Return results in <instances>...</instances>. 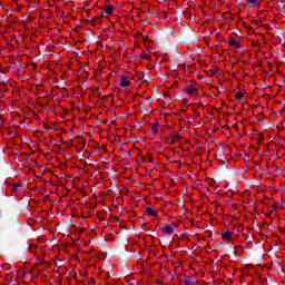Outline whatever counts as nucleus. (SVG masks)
I'll list each match as a JSON object with an SVG mask.
<instances>
[{
    "label": "nucleus",
    "mask_w": 285,
    "mask_h": 285,
    "mask_svg": "<svg viewBox=\"0 0 285 285\" xmlns=\"http://www.w3.org/2000/svg\"><path fill=\"white\" fill-rule=\"evenodd\" d=\"M115 12V7L108 2V0L105 3V7L102 8V17H110Z\"/></svg>",
    "instance_id": "2"
},
{
    "label": "nucleus",
    "mask_w": 285,
    "mask_h": 285,
    "mask_svg": "<svg viewBox=\"0 0 285 285\" xmlns=\"http://www.w3.org/2000/svg\"><path fill=\"white\" fill-rule=\"evenodd\" d=\"M181 141V134L177 132V131H171L169 137H168V142L169 144H177Z\"/></svg>",
    "instance_id": "3"
},
{
    "label": "nucleus",
    "mask_w": 285,
    "mask_h": 285,
    "mask_svg": "<svg viewBox=\"0 0 285 285\" xmlns=\"http://www.w3.org/2000/svg\"><path fill=\"white\" fill-rule=\"evenodd\" d=\"M161 233L164 235H173V233H174L173 226H170V225L163 226Z\"/></svg>",
    "instance_id": "5"
},
{
    "label": "nucleus",
    "mask_w": 285,
    "mask_h": 285,
    "mask_svg": "<svg viewBox=\"0 0 285 285\" xmlns=\"http://www.w3.org/2000/svg\"><path fill=\"white\" fill-rule=\"evenodd\" d=\"M151 132H153L154 135H157V132H159V122H154V124L151 125Z\"/></svg>",
    "instance_id": "10"
},
{
    "label": "nucleus",
    "mask_w": 285,
    "mask_h": 285,
    "mask_svg": "<svg viewBox=\"0 0 285 285\" xmlns=\"http://www.w3.org/2000/svg\"><path fill=\"white\" fill-rule=\"evenodd\" d=\"M227 43L232 47V48H242V45L239 43V41L233 39V38H229L227 40Z\"/></svg>",
    "instance_id": "7"
},
{
    "label": "nucleus",
    "mask_w": 285,
    "mask_h": 285,
    "mask_svg": "<svg viewBox=\"0 0 285 285\" xmlns=\"http://www.w3.org/2000/svg\"><path fill=\"white\" fill-rule=\"evenodd\" d=\"M140 59H148V53H146V52H141L140 53Z\"/></svg>",
    "instance_id": "15"
},
{
    "label": "nucleus",
    "mask_w": 285,
    "mask_h": 285,
    "mask_svg": "<svg viewBox=\"0 0 285 285\" xmlns=\"http://www.w3.org/2000/svg\"><path fill=\"white\" fill-rule=\"evenodd\" d=\"M120 87L130 88V79H128L126 76H120Z\"/></svg>",
    "instance_id": "4"
},
{
    "label": "nucleus",
    "mask_w": 285,
    "mask_h": 285,
    "mask_svg": "<svg viewBox=\"0 0 285 285\" xmlns=\"http://www.w3.org/2000/svg\"><path fill=\"white\" fill-rule=\"evenodd\" d=\"M193 277H187L185 281H181L179 283V285H193V282H191Z\"/></svg>",
    "instance_id": "12"
},
{
    "label": "nucleus",
    "mask_w": 285,
    "mask_h": 285,
    "mask_svg": "<svg viewBox=\"0 0 285 285\" xmlns=\"http://www.w3.org/2000/svg\"><path fill=\"white\" fill-rule=\"evenodd\" d=\"M220 237L225 239V242H233V233L230 232H225L220 234Z\"/></svg>",
    "instance_id": "8"
},
{
    "label": "nucleus",
    "mask_w": 285,
    "mask_h": 285,
    "mask_svg": "<svg viewBox=\"0 0 285 285\" xmlns=\"http://www.w3.org/2000/svg\"><path fill=\"white\" fill-rule=\"evenodd\" d=\"M104 17H106V16H104V12H101L100 16L96 17L95 19H96V20H97V19H101V18H104Z\"/></svg>",
    "instance_id": "16"
},
{
    "label": "nucleus",
    "mask_w": 285,
    "mask_h": 285,
    "mask_svg": "<svg viewBox=\"0 0 285 285\" xmlns=\"http://www.w3.org/2000/svg\"><path fill=\"white\" fill-rule=\"evenodd\" d=\"M149 161H153V157L149 155Z\"/></svg>",
    "instance_id": "17"
},
{
    "label": "nucleus",
    "mask_w": 285,
    "mask_h": 285,
    "mask_svg": "<svg viewBox=\"0 0 285 285\" xmlns=\"http://www.w3.org/2000/svg\"><path fill=\"white\" fill-rule=\"evenodd\" d=\"M20 186H21V185H19V184L12 185L11 191H12V193H17V189H18Z\"/></svg>",
    "instance_id": "14"
},
{
    "label": "nucleus",
    "mask_w": 285,
    "mask_h": 285,
    "mask_svg": "<svg viewBox=\"0 0 285 285\" xmlns=\"http://www.w3.org/2000/svg\"><path fill=\"white\" fill-rule=\"evenodd\" d=\"M198 90H199V83L194 82V83H190L189 86H187L184 89V92H186V95H189V97H195V95H197Z\"/></svg>",
    "instance_id": "1"
},
{
    "label": "nucleus",
    "mask_w": 285,
    "mask_h": 285,
    "mask_svg": "<svg viewBox=\"0 0 285 285\" xmlns=\"http://www.w3.org/2000/svg\"><path fill=\"white\" fill-rule=\"evenodd\" d=\"M146 213H147V215H150L151 217H158V213L156 212V209L155 208H153V207H147L146 208Z\"/></svg>",
    "instance_id": "9"
},
{
    "label": "nucleus",
    "mask_w": 285,
    "mask_h": 285,
    "mask_svg": "<svg viewBox=\"0 0 285 285\" xmlns=\"http://www.w3.org/2000/svg\"><path fill=\"white\" fill-rule=\"evenodd\" d=\"M30 253H33L35 255H39L41 252V247L35 244L29 245Z\"/></svg>",
    "instance_id": "6"
},
{
    "label": "nucleus",
    "mask_w": 285,
    "mask_h": 285,
    "mask_svg": "<svg viewBox=\"0 0 285 285\" xmlns=\"http://www.w3.org/2000/svg\"><path fill=\"white\" fill-rule=\"evenodd\" d=\"M247 3L252 6V8H255L256 6H261L262 1L259 0H246Z\"/></svg>",
    "instance_id": "11"
},
{
    "label": "nucleus",
    "mask_w": 285,
    "mask_h": 285,
    "mask_svg": "<svg viewBox=\"0 0 285 285\" xmlns=\"http://www.w3.org/2000/svg\"><path fill=\"white\" fill-rule=\"evenodd\" d=\"M244 96H245L244 91H238V92L236 94L235 98H236V99H244Z\"/></svg>",
    "instance_id": "13"
},
{
    "label": "nucleus",
    "mask_w": 285,
    "mask_h": 285,
    "mask_svg": "<svg viewBox=\"0 0 285 285\" xmlns=\"http://www.w3.org/2000/svg\"><path fill=\"white\" fill-rule=\"evenodd\" d=\"M185 104H188V99H184Z\"/></svg>",
    "instance_id": "18"
},
{
    "label": "nucleus",
    "mask_w": 285,
    "mask_h": 285,
    "mask_svg": "<svg viewBox=\"0 0 285 285\" xmlns=\"http://www.w3.org/2000/svg\"><path fill=\"white\" fill-rule=\"evenodd\" d=\"M173 226L176 228L177 227V225L176 224H173Z\"/></svg>",
    "instance_id": "19"
}]
</instances>
